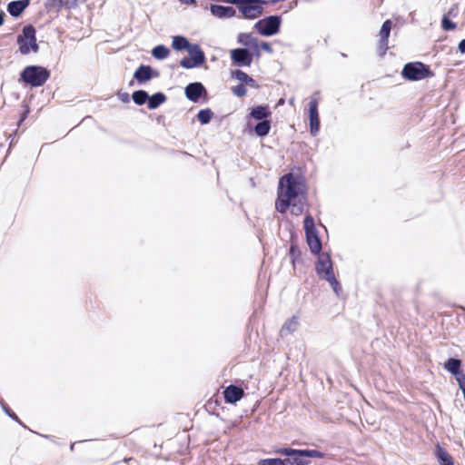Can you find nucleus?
<instances>
[{
	"label": "nucleus",
	"mask_w": 465,
	"mask_h": 465,
	"mask_svg": "<svg viewBox=\"0 0 465 465\" xmlns=\"http://www.w3.org/2000/svg\"><path fill=\"white\" fill-rule=\"evenodd\" d=\"M305 203V185L302 180L292 173L283 175L278 184L276 210L284 213L288 209L294 215L303 212Z\"/></svg>",
	"instance_id": "obj_1"
},
{
	"label": "nucleus",
	"mask_w": 465,
	"mask_h": 465,
	"mask_svg": "<svg viewBox=\"0 0 465 465\" xmlns=\"http://www.w3.org/2000/svg\"><path fill=\"white\" fill-rule=\"evenodd\" d=\"M224 2L235 5L242 17L249 20L260 17L263 13L262 5L266 4L262 0H224Z\"/></svg>",
	"instance_id": "obj_2"
},
{
	"label": "nucleus",
	"mask_w": 465,
	"mask_h": 465,
	"mask_svg": "<svg viewBox=\"0 0 465 465\" xmlns=\"http://www.w3.org/2000/svg\"><path fill=\"white\" fill-rule=\"evenodd\" d=\"M316 272L320 277H322L329 282L335 293L338 294L341 287L334 276L332 263L328 253H322L319 255L318 262L316 263Z\"/></svg>",
	"instance_id": "obj_3"
},
{
	"label": "nucleus",
	"mask_w": 465,
	"mask_h": 465,
	"mask_svg": "<svg viewBox=\"0 0 465 465\" xmlns=\"http://www.w3.org/2000/svg\"><path fill=\"white\" fill-rule=\"evenodd\" d=\"M21 78L26 84L37 87L43 85L47 81L49 72L42 66L31 65L24 69Z\"/></svg>",
	"instance_id": "obj_4"
},
{
	"label": "nucleus",
	"mask_w": 465,
	"mask_h": 465,
	"mask_svg": "<svg viewBox=\"0 0 465 465\" xmlns=\"http://www.w3.org/2000/svg\"><path fill=\"white\" fill-rule=\"evenodd\" d=\"M19 50L23 54L30 52L36 53L38 45L36 43L35 30L33 26H25L23 33L18 36Z\"/></svg>",
	"instance_id": "obj_5"
},
{
	"label": "nucleus",
	"mask_w": 465,
	"mask_h": 465,
	"mask_svg": "<svg viewBox=\"0 0 465 465\" xmlns=\"http://www.w3.org/2000/svg\"><path fill=\"white\" fill-rule=\"evenodd\" d=\"M281 23L282 20L280 16L271 15L257 21L253 27L261 35L272 36L279 32Z\"/></svg>",
	"instance_id": "obj_6"
},
{
	"label": "nucleus",
	"mask_w": 465,
	"mask_h": 465,
	"mask_svg": "<svg viewBox=\"0 0 465 465\" xmlns=\"http://www.w3.org/2000/svg\"><path fill=\"white\" fill-rule=\"evenodd\" d=\"M401 74L405 79L419 81L430 76V70L422 63H409L404 65Z\"/></svg>",
	"instance_id": "obj_7"
},
{
	"label": "nucleus",
	"mask_w": 465,
	"mask_h": 465,
	"mask_svg": "<svg viewBox=\"0 0 465 465\" xmlns=\"http://www.w3.org/2000/svg\"><path fill=\"white\" fill-rule=\"evenodd\" d=\"M304 230L311 251L313 253H320L322 250V243L315 228L314 221L310 215H307L304 219Z\"/></svg>",
	"instance_id": "obj_8"
},
{
	"label": "nucleus",
	"mask_w": 465,
	"mask_h": 465,
	"mask_svg": "<svg viewBox=\"0 0 465 465\" xmlns=\"http://www.w3.org/2000/svg\"><path fill=\"white\" fill-rule=\"evenodd\" d=\"M310 132L315 136L320 130V119L318 114V102L312 98L309 104Z\"/></svg>",
	"instance_id": "obj_9"
},
{
	"label": "nucleus",
	"mask_w": 465,
	"mask_h": 465,
	"mask_svg": "<svg viewBox=\"0 0 465 465\" xmlns=\"http://www.w3.org/2000/svg\"><path fill=\"white\" fill-rule=\"evenodd\" d=\"M230 54L232 61L236 65L249 66L252 64V56L247 49L236 48L232 50Z\"/></svg>",
	"instance_id": "obj_10"
},
{
	"label": "nucleus",
	"mask_w": 465,
	"mask_h": 465,
	"mask_svg": "<svg viewBox=\"0 0 465 465\" xmlns=\"http://www.w3.org/2000/svg\"><path fill=\"white\" fill-rule=\"evenodd\" d=\"M392 23L391 20H386L380 31L379 36V45H378V52L381 56L384 55L386 51L388 50V38L390 36V33L391 30Z\"/></svg>",
	"instance_id": "obj_11"
},
{
	"label": "nucleus",
	"mask_w": 465,
	"mask_h": 465,
	"mask_svg": "<svg viewBox=\"0 0 465 465\" xmlns=\"http://www.w3.org/2000/svg\"><path fill=\"white\" fill-rule=\"evenodd\" d=\"M210 12L214 17L219 19L232 18L236 15V11L233 7L220 5H211Z\"/></svg>",
	"instance_id": "obj_12"
},
{
	"label": "nucleus",
	"mask_w": 465,
	"mask_h": 465,
	"mask_svg": "<svg viewBox=\"0 0 465 465\" xmlns=\"http://www.w3.org/2000/svg\"><path fill=\"white\" fill-rule=\"evenodd\" d=\"M272 113L270 111V108L267 105H257L251 109L247 119H248V125L250 124L249 121L251 119L257 120V121H264L267 120L271 116Z\"/></svg>",
	"instance_id": "obj_13"
},
{
	"label": "nucleus",
	"mask_w": 465,
	"mask_h": 465,
	"mask_svg": "<svg viewBox=\"0 0 465 465\" xmlns=\"http://www.w3.org/2000/svg\"><path fill=\"white\" fill-rule=\"evenodd\" d=\"M237 42L243 46L252 49L258 56L260 55L258 40L252 34L240 33L237 35Z\"/></svg>",
	"instance_id": "obj_14"
},
{
	"label": "nucleus",
	"mask_w": 465,
	"mask_h": 465,
	"mask_svg": "<svg viewBox=\"0 0 465 465\" xmlns=\"http://www.w3.org/2000/svg\"><path fill=\"white\" fill-rule=\"evenodd\" d=\"M204 93L205 88L201 83H192L185 87V95L192 102H197Z\"/></svg>",
	"instance_id": "obj_15"
},
{
	"label": "nucleus",
	"mask_w": 465,
	"mask_h": 465,
	"mask_svg": "<svg viewBox=\"0 0 465 465\" xmlns=\"http://www.w3.org/2000/svg\"><path fill=\"white\" fill-rule=\"evenodd\" d=\"M300 325V318L298 315H293L291 318L287 319L285 322L282 324L280 333L281 336L285 337L288 336L294 331H297Z\"/></svg>",
	"instance_id": "obj_16"
},
{
	"label": "nucleus",
	"mask_w": 465,
	"mask_h": 465,
	"mask_svg": "<svg viewBox=\"0 0 465 465\" xmlns=\"http://www.w3.org/2000/svg\"><path fill=\"white\" fill-rule=\"evenodd\" d=\"M224 399L228 403H236L243 396V391L240 387L230 385L223 391Z\"/></svg>",
	"instance_id": "obj_17"
},
{
	"label": "nucleus",
	"mask_w": 465,
	"mask_h": 465,
	"mask_svg": "<svg viewBox=\"0 0 465 465\" xmlns=\"http://www.w3.org/2000/svg\"><path fill=\"white\" fill-rule=\"evenodd\" d=\"M29 0H19L9 3L7 10L13 16H19L22 12L28 6Z\"/></svg>",
	"instance_id": "obj_18"
},
{
	"label": "nucleus",
	"mask_w": 465,
	"mask_h": 465,
	"mask_svg": "<svg viewBox=\"0 0 465 465\" xmlns=\"http://www.w3.org/2000/svg\"><path fill=\"white\" fill-rule=\"evenodd\" d=\"M153 70L148 65H141L134 74V77L139 82L143 83L149 81L153 77Z\"/></svg>",
	"instance_id": "obj_19"
},
{
	"label": "nucleus",
	"mask_w": 465,
	"mask_h": 465,
	"mask_svg": "<svg viewBox=\"0 0 465 465\" xmlns=\"http://www.w3.org/2000/svg\"><path fill=\"white\" fill-rule=\"evenodd\" d=\"M191 58L202 65L205 61V55L198 45H190L187 49Z\"/></svg>",
	"instance_id": "obj_20"
},
{
	"label": "nucleus",
	"mask_w": 465,
	"mask_h": 465,
	"mask_svg": "<svg viewBox=\"0 0 465 465\" xmlns=\"http://www.w3.org/2000/svg\"><path fill=\"white\" fill-rule=\"evenodd\" d=\"M460 360L449 359L448 361L445 363V369L455 376L457 381L460 376H465L461 371H460Z\"/></svg>",
	"instance_id": "obj_21"
},
{
	"label": "nucleus",
	"mask_w": 465,
	"mask_h": 465,
	"mask_svg": "<svg viewBox=\"0 0 465 465\" xmlns=\"http://www.w3.org/2000/svg\"><path fill=\"white\" fill-rule=\"evenodd\" d=\"M190 45L191 44L189 43V41L183 36L176 35V36L173 37L172 47L174 50H177V51H182L184 49L187 50L189 48Z\"/></svg>",
	"instance_id": "obj_22"
},
{
	"label": "nucleus",
	"mask_w": 465,
	"mask_h": 465,
	"mask_svg": "<svg viewBox=\"0 0 465 465\" xmlns=\"http://www.w3.org/2000/svg\"><path fill=\"white\" fill-rule=\"evenodd\" d=\"M166 100V97L162 93H156L148 100V108L153 110L157 108L160 104H163Z\"/></svg>",
	"instance_id": "obj_23"
},
{
	"label": "nucleus",
	"mask_w": 465,
	"mask_h": 465,
	"mask_svg": "<svg viewBox=\"0 0 465 465\" xmlns=\"http://www.w3.org/2000/svg\"><path fill=\"white\" fill-rule=\"evenodd\" d=\"M271 130V124L268 120L261 121L254 126L256 135L263 137L269 134Z\"/></svg>",
	"instance_id": "obj_24"
},
{
	"label": "nucleus",
	"mask_w": 465,
	"mask_h": 465,
	"mask_svg": "<svg viewBox=\"0 0 465 465\" xmlns=\"http://www.w3.org/2000/svg\"><path fill=\"white\" fill-rule=\"evenodd\" d=\"M152 54L157 60H163L169 56L170 50L166 46L160 45L153 48Z\"/></svg>",
	"instance_id": "obj_25"
},
{
	"label": "nucleus",
	"mask_w": 465,
	"mask_h": 465,
	"mask_svg": "<svg viewBox=\"0 0 465 465\" xmlns=\"http://www.w3.org/2000/svg\"><path fill=\"white\" fill-rule=\"evenodd\" d=\"M436 455L441 465H454L452 458L444 449L438 447Z\"/></svg>",
	"instance_id": "obj_26"
},
{
	"label": "nucleus",
	"mask_w": 465,
	"mask_h": 465,
	"mask_svg": "<svg viewBox=\"0 0 465 465\" xmlns=\"http://www.w3.org/2000/svg\"><path fill=\"white\" fill-rule=\"evenodd\" d=\"M133 100L136 104L141 105L149 100V96L145 91L139 90L133 94Z\"/></svg>",
	"instance_id": "obj_27"
},
{
	"label": "nucleus",
	"mask_w": 465,
	"mask_h": 465,
	"mask_svg": "<svg viewBox=\"0 0 465 465\" xmlns=\"http://www.w3.org/2000/svg\"><path fill=\"white\" fill-rule=\"evenodd\" d=\"M213 117V112L210 109H203L199 111L197 119L202 124H207Z\"/></svg>",
	"instance_id": "obj_28"
},
{
	"label": "nucleus",
	"mask_w": 465,
	"mask_h": 465,
	"mask_svg": "<svg viewBox=\"0 0 465 465\" xmlns=\"http://www.w3.org/2000/svg\"><path fill=\"white\" fill-rule=\"evenodd\" d=\"M287 465H307L309 464L308 459L306 456H301L300 454H295L292 459H286Z\"/></svg>",
	"instance_id": "obj_29"
},
{
	"label": "nucleus",
	"mask_w": 465,
	"mask_h": 465,
	"mask_svg": "<svg viewBox=\"0 0 465 465\" xmlns=\"http://www.w3.org/2000/svg\"><path fill=\"white\" fill-rule=\"evenodd\" d=\"M300 455L306 456L307 459H310V458L321 459V458H323V456H324V454L322 452L316 450H301Z\"/></svg>",
	"instance_id": "obj_30"
},
{
	"label": "nucleus",
	"mask_w": 465,
	"mask_h": 465,
	"mask_svg": "<svg viewBox=\"0 0 465 465\" xmlns=\"http://www.w3.org/2000/svg\"><path fill=\"white\" fill-rule=\"evenodd\" d=\"M232 77L240 81L242 84H243L246 81H250V76L241 70L232 71Z\"/></svg>",
	"instance_id": "obj_31"
},
{
	"label": "nucleus",
	"mask_w": 465,
	"mask_h": 465,
	"mask_svg": "<svg viewBox=\"0 0 465 465\" xmlns=\"http://www.w3.org/2000/svg\"><path fill=\"white\" fill-rule=\"evenodd\" d=\"M180 64H181V66H183V68H186V69H191V68L201 66L198 63H196L192 58H183L180 62Z\"/></svg>",
	"instance_id": "obj_32"
},
{
	"label": "nucleus",
	"mask_w": 465,
	"mask_h": 465,
	"mask_svg": "<svg viewBox=\"0 0 465 465\" xmlns=\"http://www.w3.org/2000/svg\"><path fill=\"white\" fill-rule=\"evenodd\" d=\"M277 452L282 454V455L290 457L289 459H292L295 454H300L301 453V450H294V449H290V448H284V449L279 450Z\"/></svg>",
	"instance_id": "obj_33"
},
{
	"label": "nucleus",
	"mask_w": 465,
	"mask_h": 465,
	"mask_svg": "<svg viewBox=\"0 0 465 465\" xmlns=\"http://www.w3.org/2000/svg\"><path fill=\"white\" fill-rule=\"evenodd\" d=\"M232 93L238 97L244 96L246 94V88L243 84H240L234 87H232Z\"/></svg>",
	"instance_id": "obj_34"
},
{
	"label": "nucleus",
	"mask_w": 465,
	"mask_h": 465,
	"mask_svg": "<svg viewBox=\"0 0 465 465\" xmlns=\"http://www.w3.org/2000/svg\"><path fill=\"white\" fill-rule=\"evenodd\" d=\"M442 27L445 30H453L456 28V24L449 20L446 16L442 19Z\"/></svg>",
	"instance_id": "obj_35"
},
{
	"label": "nucleus",
	"mask_w": 465,
	"mask_h": 465,
	"mask_svg": "<svg viewBox=\"0 0 465 465\" xmlns=\"http://www.w3.org/2000/svg\"><path fill=\"white\" fill-rule=\"evenodd\" d=\"M259 48H261L262 50L268 54H272V48L267 42H262L261 45H259Z\"/></svg>",
	"instance_id": "obj_36"
},
{
	"label": "nucleus",
	"mask_w": 465,
	"mask_h": 465,
	"mask_svg": "<svg viewBox=\"0 0 465 465\" xmlns=\"http://www.w3.org/2000/svg\"><path fill=\"white\" fill-rule=\"evenodd\" d=\"M459 50L460 53L465 54V39L460 42Z\"/></svg>",
	"instance_id": "obj_37"
},
{
	"label": "nucleus",
	"mask_w": 465,
	"mask_h": 465,
	"mask_svg": "<svg viewBox=\"0 0 465 465\" xmlns=\"http://www.w3.org/2000/svg\"><path fill=\"white\" fill-rule=\"evenodd\" d=\"M179 1L183 5H195L196 4L195 0H179Z\"/></svg>",
	"instance_id": "obj_38"
},
{
	"label": "nucleus",
	"mask_w": 465,
	"mask_h": 465,
	"mask_svg": "<svg viewBox=\"0 0 465 465\" xmlns=\"http://www.w3.org/2000/svg\"><path fill=\"white\" fill-rule=\"evenodd\" d=\"M119 97L123 102H126L129 99V95L127 94H122L119 95Z\"/></svg>",
	"instance_id": "obj_39"
},
{
	"label": "nucleus",
	"mask_w": 465,
	"mask_h": 465,
	"mask_svg": "<svg viewBox=\"0 0 465 465\" xmlns=\"http://www.w3.org/2000/svg\"><path fill=\"white\" fill-rule=\"evenodd\" d=\"M244 84L252 87L255 86V81L252 77H250V81H246Z\"/></svg>",
	"instance_id": "obj_40"
},
{
	"label": "nucleus",
	"mask_w": 465,
	"mask_h": 465,
	"mask_svg": "<svg viewBox=\"0 0 465 465\" xmlns=\"http://www.w3.org/2000/svg\"><path fill=\"white\" fill-rule=\"evenodd\" d=\"M4 16H5L4 12L0 11V25H2L4 23Z\"/></svg>",
	"instance_id": "obj_41"
},
{
	"label": "nucleus",
	"mask_w": 465,
	"mask_h": 465,
	"mask_svg": "<svg viewBox=\"0 0 465 465\" xmlns=\"http://www.w3.org/2000/svg\"><path fill=\"white\" fill-rule=\"evenodd\" d=\"M5 411L10 417L16 419V416L15 414H11V412L7 409L5 408Z\"/></svg>",
	"instance_id": "obj_42"
},
{
	"label": "nucleus",
	"mask_w": 465,
	"mask_h": 465,
	"mask_svg": "<svg viewBox=\"0 0 465 465\" xmlns=\"http://www.w3.org/2000/svg\"><path fill=\"white\" fill-rule=\"evenodd\" d=\"M5 411L10 417L16 419V416L15 414H11V412L7 409L5 408Z\"/></svg>",
	"instance_id": "obj_43"
},
{
	"label": "nucleus",
	"mask_w": 465,
	"mask_h": 465,
	"mask_svg": "<svg viewBox=\"0 0 465 465\" xmlns=\"http://www.w3.org/2000/svg\"><path fill=\"white\" fill-rule=\"evenodd\" d=\"M5 411L10 417L16 419V416L15 414H11V412L7 409L5 408Z\"/></svg>",
	"instance_id": "obj_44"
},
{
	"label": "nucleus",
	"mask_w": 465,
	"mask_h": 465,
	"mask_svg": "<svg viewBox=\"0 0 465 465\" xmlns=\"http://www.w3.org/2000/svg\"><path fill=\"white\" fill-rule=\"evenodd\" d=\"M284 104V100H283V99H280V100L278 101V105H282V104Z\"/></svg>",
	"instance_id": "obj_45"
},
{
	"label": "nucleus",
	"mask_w": 465,
	"mask_h": 465,
	"mask_svg": "<svg viewBox=\"0 0 465 465\" xmlns=\"http://www.w3.org/2000/svg\"><path fill=\"white\" fill-rule=\"evenodd\" d=\"M289 104H290L291 105H293V104H294V99H293V98H291V99L289 100Z\"/></svg>",
	"instance_id": "obj_46"
},
{
	"label": "nucleus",
	"mask_w": 465,
	"mask_h": 465,
	"mask_svg": "<svg viewBox=\"0 0 465 465\" xmlns=\"http://www.w3.org/2000/svg\"><path fill=\"white\" fill-rule=\"evenodd\" d=\"M449 14H450V15H454L453 10L449 11Z\"/></svg>",
	"instance_id": "obj_47"
},
{
	"label": "nucleus",
	"mask_w": 465,
	"mask_h": 465,
	"mask_svg": "<svg viewBox=\"0 0 465 465\" xmlns=\"http://www.w3.org/2000/svg\"><path fill=\"white\" fill-rule=\"evenodd\" d=\"M449 14H450V15H454L453 10L449 11Z\"/></svg>",
	"instance_id": "obj_48"
}]
</instances>
